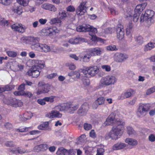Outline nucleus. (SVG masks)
I'll use <instances>...</instances> for the list:
<instances>
[{
  "instance_id": "1",
  "label": "nucleus",
  "mask_w": 155,
  "mask_h": 155,
  "mask_svg": "<svg viewBox=\"0 0 155 155\" xmlns=\"http://www.w3.org/2000/svg\"><path fill=\"white\" fill-rule=\"evenodd\" d=\"M104 124L105 125H114L109 133L107 134L106 137L108 136L112 139L116 140L122 135L124 129V122L119 119H115L114 113H112L108 117Z\"/></svg>"
},
{
  "instance_id": "2",
  "label": "nucleus",
  "mask_w": 155,
  "mask_h": 155,
  "mask_svg": "<svg viewBox=\"0 0 155 155\" xmlns=\"http://www.w3.org/2000/svg\"><path fill=\"white\" fill-rule=\"evenodd\" d=\"M77 30L79 32L89 31V34L91 37V40L94 42H103V40L97 37L94 35L97 32L96 28L88 25H80L77 28Z\"/></svg>"
},
{
  "instance_id": "3",
  "label": "nucleus",
  "mask_w": 155,
  "mask_h": 155,
  "mask_svg": "<svg viewBox=\"0 0 155 155\" xmlns=\"http://www.w3.org/2000/svg\"><path fill=\"white\" fill-rule=\"evenodd\" d=\"M154 11L150 10H147L145 13L141 15L140 22L141 23L144 22V25L149 27L155 21V18H154Z\"/></svg>"
},
{
  "instance_id": "4",
  "label": "nucleus",
  "mask_w": 155,
  "mask_h": 155,
  "mask_svg": "<svg viewBox=\"0 0 155 155\" xmlns=\"http://www.w3.org/2000/svg\"><path fill=\"white\" fill-rule=\"evenodd\" d=\"M117 81L116 78L113 75H108L103 77L100 81L98 88H101L106 86L114 85Z\"/></svg>"
},
{
  "instance_id": "5",
  "label": "nucleus",
  "mask_w": 155,
  "mask_h": 155,
  "mask_svg": "<svg viewBox=\"0 0 155 155\" xmlns=\"http://www.w3.org/2000/svg\"><path fill=\"white\" fill-rule=\"evenodd\" d=\"M82 72L85 77H91L95 76L99 72V69L97 66L86 67L82 70Z\"/></svg>"
},
{
  "instance_id": "6",
  "label": "nucleus",
  "mask_w": 155,
  "mask_h": 155,
  "mask_svg": "<svg viewBox=\"0 0 155 155\" xmlns=\"http://www.w3.org/2000/svg\"><path fill=\"white\" fill-rule=\"evenodd\" d=\"M150 106L147 104H140L137 108V114L139 117L145 116L148 111Z\"/></svg>"
},
{
  "instance_id": "7",
  "label": "nucleus",
  "mask_w": 155,
  "mask_h": 155,
  "mask_svg": "<svg viewBox=\"0 0 155 155\" xmlns=\"http://www.w3.org/2000/svg\"><path fill=\"white\" fill-rule=\"evenodd\" d=\"M134 11L130 8H128L124 13V15L126 18L128 19H131L133 18V21L134 22H137L139 18L140 14L135 13L133 14Z\"/></svg>"
},
{
  "instance_id": "8",
  "label": "nucleus",
  "mask_w": 155,
  "mask_h": 155,
  "mask_svg": "<svg viewBox=\"0 0 155 155\" xmlns=\"http://www.w3.org/2000/svg\"><path fill=\"white\" fill-rule=\"evenodd\" d=\"M41 31L45 35L51 36L58 33L59 30L55 27L50 26L43 29Z\"/></svg>"
},
{
  "instance_id": "9",
  "label": "nucleus",
  "mask_w": 155,
  "mask_h": 155,
  "mask_svg": "<svg viewBox=\"0 0 155 155\" xmlns=\"http://www.w3.org/2000/svg\"><path fill=\"white\" fill-rule=\"evenodd\" d=\"M41 72V69L38 67L32 66V68L27 73L28 75L31 76L34 78H36L39 76Z\"/></svg>"
},
{
  "instance_id": "10",
  "label": "nucleus",
  "mask_w": 155,
  "mask_h": 155,
  "mask_svg": "<svg viewBox=\"0 0 155 155\" xmlns=\"http://www.w3.org/2000/svg\"><path fill=\"white\" fill-rule=\"evenodd\" d=\"M21 41L23 43L30 44L32 45L38 41V38L33 37H23L21 38Z\"/></svg>"
},
{
  "instance_id": "11",
  "label": "nucleus",
  "mask_w": 155,
  "mask_h": 155,
  "mask_svg": "<svg viewBox=\"0 0 155 155\" xmlns=\"http://www.w3.org/2000/svg\"><path fill=\"white\" fill-rule=\"evenodd\" d=\"M86 2H81L76 9V13L78 16H81L87 12V7L85 6Z\"/></svg>"
},
{
  "instance_id": "12",
  "label": "nucleus",
  "mask_w": 155,
  "mask_h": 155,
  "mask_svg": "<svg viewBox=\"0 0 155 155\" xmlns=\"http://www.w3.org/2000/svg\"><path fill=\"white\" fill-rule=\"evenodd\" d=\"M11 28L14 31L21 33L24 32L26 29V27L25 25L18 23L12 25L11 26Z\"/></svg>"
},
{
  "instance_id": "13",
  "label": "nucleus",
  "mask_w": 155,
  "mask_h": 155,
  "mask_svg": "<svg viewBox=\"0 0 155 155\" xmlns=\"http://www.w3.org/2000/svg\"><path fill=\"white\" fill-rule=\"evenodd\" d=\"M127 58L128 56L126 54L117 53L114 54V61L117 62H122Z\"/></svg>"
},
{
  "instance_id": "14",
  "label": "nucleus",
  "mask_w": 155,
  "mask_h": 155,
  "mask_svg": "<svg viewBox=\"0 0 155 155\" xmlns=\"http://www.w3.org/2000/svg\"><path fill=\"white\" fill-rule=\"evenodd\" d=\"M103 50L102 48L97 47L90 48L89 49V52L92 56H100L102 54Z\"/></svg>"
},
{
  "instance_id": "15",
  "label": "nucleus",
  "mask_w": 155,
  "mask_h": 155,
  "mask_svg": "<svg viewBox=\"0 0 155 155\" xmlns=\"http://www.w3.org/2000/svg\"><path fill=\"white\" fill-rule=\"evenodd\" d=\"M116 33L117 38L120 40L123 39L124 35L123 26L121 24L117 25L116 28Z\"/></svg>"
},
{
  "instance_id": "16",
  "label": "nucleus",
  "mask_w": 155,
  "mask_h": 155,
  "mask_svg": "<svg viewBox=\"0 0 155 155\" xmlns=\"http://www.w3.org/2000/svg\"><path fill=\"white\" fill-rule=\"evenodd\" d=\"M87 40L81 37L72 38L68 41L69 43L71 44H79L82 42H86Z\"/></svg>"
},
{
  "instance_id": "17",
  "label": "nucleus",
  "mask_w": 155,
  "mask_h": 155,
  "mask_svg": "<svg viewBox=\"0 0 155 155\" xmlns=\"http://www.w3.org/2000/svg\"><path fill=\"white\" fill-rule=\"evenodd\" d=\"M46 116L50 118H60L61 117L62 114L57 110H52L47 113Z\"/></svg>"
},
{
  "instance_id": "18",
  "label": "nucleus",
  "mask_w": 155,
  "mask_h": 155,
  "mask_svg": "<svg viewBox=\"0 0 155 155\" xmlns=\"http://www.w3.org/2000/svg\"><path fill=\"white\" fill-rule=\"evenodd\" d=\"M67 111L70 113H73V111L76 110L78 107V104L71 103H67Z\"/></svg>"
},
{
  "instance_id": "19",
  "label": "nucleus",
  "mask_w": 155,
  "mask_h": 155,
  "mask_svg": "<svg viewBox=\"0 0 155 155\" xmlns=\"http://www.w3.org/2000/svg\"><path fill=\"white\" fill-rule=\"evenodd\" d=\"M10 105L15 107H20L23 105V103L20 100L14 99L11 101Z\"/></svg>"
},
{
  "instance_id": "20",
  "label": "nucleus",
  "mask_w": 155,
  "mask_h": 155,
  "mask_svg": "<svg viewBox=\"0 0 155 155\" xmlns=\"http://www.w3.org/2000/svg\"><path fill=\"white\" fill-rule=\"evenodd\" d=\"M146 5L147 4L145 3H143L137 5L134 9V13L140 14V12L145 9Z\"/></svg>"
},
{
  "instance_id": "21",
  "label": "nucleus",
  "mask_w": 155,
  "mask_h": 155,
  "mask_svg": "<svg viewBox=\"0 0 155 155\" xmlns=\"http://www.w3.org/2000/svg\"><path fill=\"white\" fill-rule=\"evenodd\" d=\"M126 147V144L122 142H118L115 144L112 147L113 150H117L123 149Z\"/></svg>"
},
{
  "instance_id": "22",
  "label": "nucleus",
  "mask_w": 155,
  "mask_h": 155,
  "mask_svg": "<svg viewBox=\"0 0 155 155\" xmlns=\"http://www.w3.org/2000/svg\"><path fill=\"white\" fill-rule=\"evenodd\" d=\"M133 92V90L129 89L123 93L120 97L121 99L128 98L131 96L132 93Z\"/></svg>"
},
{
  "instance_id": "23",
  "label": "nucleus",
  "mask_w": 155,
  "mask_h": 155,
  "mask_svg": "<svg viewBox=\"0 0 155 155\" xmlns=\"http://www.w3.org/2000/svg\"><path fill=\"white\" fill-rule=\"evenodd\" d=\"M32 63L34 64L33 66L38 67L39 69L44 67L45 65L43 61L33 60Z\"/></svg>"
},
{
  "instance_id": "24",
  "label": "nucleus",
  "mask_w": 155,
  "mask_h": 155,
  "mask_svg": "<svg viewBox=\"0 0 155 155\" xmlns=\"http://www.w3.org/2000/svg\"><path fill=\"white\" fill-rule=\"evenodd\" d=\"M38 86H41L44 93L48 92L49 91L51 87L50 85L48 84H45L42 82H40L38 83Z\"/></svg>"
},
{
  "instance_id": "25",
  "label": "nucleus",
  "mask_w": 155,
  "mask_h": 155,
  "mask_svg": "<svg viewBox=\"0 0 155 155\" xmlns=\"http://www.w3.org/2000/svg\"><path fill=\"white\" fill-rule=\"evenodd\" d=\"M14 94L16 96L24 95L25 97H30L32 96V94L30 92L24 91H16L14 93Z\"/></svg>"
},
{
  "instance_id": "26",
  "label": "nucleus",
  "mask_w": 155,
  "mask_h": 155,
  "mask_svg": "<svg viewBox=\"0 0 155 155\" xmlns=\"http://www.w3.org/2000/svg\"><path fill=\"white\" fill-rule=\"evenodd\" d=\"M43 44L39 43H35L31 45L32 49L35 51L42 52Z\"/></svg>"
},
{
  "instance_id": "27",
  "label": "nucleus",
  "mask_w": 155,
  "mask_h": 155,
  "mask_svg": "<svg viewBox=\"0 0 155 155\" xmlns=\"http://www.w3.org/2000/svg\"><path fill=\"white\" fill-rule=\"evenodd\" d=\"M89 108V106L87 103H84L78 110L79 113H85Z\"/></svg>"
},
{
  "instance_id": "28",
  "label": "nucleus",
  "mask_w": 155,
  "mask_h": 155,
  "mask_svg": "<svg viewBox=\"0 0 155 155\" xmlns=\"http://www.w3.org/2000/svg\"><path fill=\"white\" fill-rule=\"evenodd\" d=\"M12 11L18 15H20L23 12L22 7L18 5H16L12 9Z\"/></svg>"
},
{
  "instance_id": "29",
  "label": "nucleus",
  "mask_w": 155,
  "mask_h": 155,
  "mask_svg": "<svg viewBox=\"0 0 155 155\" xmlns=\"http://www.w3.org/2000/svg\"><path fill=\"white\" fill-rule=\"evenodd\" d=\"M33 116V114L30 112H27L24 113L21 116V118L20 117L21 120L24 121L30 119Z\"/></svg>"
},
{
  "instance_id": "30",
  "label": "nucleus",
  "mask_w": 155,
  "mask_h": 155,
  "mask_svg": "<svg viewBox=\"0 0 155 155\" xmlns=\"http://www.w3.org/2000/svg\"><path fill=\"white\" fill-rule=\"evenodd\" d=\"M155 47V43L154 42L150 41L144 47L145 51L150 50Z\"/></svg>"
},
{
  "instance_id": "31",
  "label": "nucleus",
  "mask_w": 155,
  "mask_h": 155,
  "mask_svg": "<svg viewBox=\"0 0 155 155\" xmlns=\"http://www.w3.org/2000/svg\"><path fill=\"white\" fill-rule=\"evenodd\" d=\"M125 142L131 146H135L137 143V142L135 140L130 138H128L126 139Z\"/></svg>"
},
{
  "instance_id": "32",
  "label": "nucleus",
  "mask_w": 155,
  "mask_h": 155,
  "mask_svg": "<svg viewBox=\"0 0 155 155\" xmlns=\"http://www.w3.org/2000/svg\"><path fill=\"white\" fill-rule=\"evenodd\" d=\"M55 109L57 110L62 111L66 110L67 111V104H62L56 106L55 107Z\"/></svg>"
},
{
  "instance_id": "33",
  "label": "nucleus",
  "mask_w": 155,
  "mask_h": 155,
  "mask_svg": "<svg viewBox=\"0 0 155 155\" xmlns=\"http://www.w3.org/2000/svg\"><path fill=\"white\" fill-rule=\"evenodd\" d=\"M67 150L63 147L59 148L57 152V155H67Z\"/></svg>"
},
{
  "instance_id": "34",
  "label": "nucleus",
  "mask_w": 155,
  "mask_h": 155,
  "mask_svg": "<svg viewBox=\"0 0 155 155\" xmlns=\"http://www.w3.org/2000/svg\"><path fill=\"white\" fill-rule=\"evenodd\" d=\"M14 86L10 85H6L5 87H0V93L5 91L11 90L14 88Z\"/></svg>"
},
{
  "instance_id": "35",
  "label": "nucleus",
  "mask_w": 155,
  "mask_h": 155,
  "mask_svg": "<svg viewBox=\"0 0 155 155\" xmlns=\"http://www.w3.org/2000/svg\"><path fill=\"white\" fill-rule=\"evenodd\" d=\"M48 122H44L38 126V128L40 130H45L48 127Z\"/></svg>"
},
{
  "instance_id": "36",
  "label": "nucleus",
  "mask_w": 155,
  "mask_h": 155,
  "mask_svg": "<svg viewBox=\"0 0 155 155\" xmlns=\"http://www.w3.org/2000/svg\"><path fill=\"white\" fill-rule=\"evenodd\" d=\"M127 131L128 134L130 135H132L135 134V131L130 126H127Z\"/></svg>"
},
{
  "instance_id": "37",
  "label": "nucleus",
  "mask_w": 155,
  "mask_h": 155,
  "mask_svg": "<svg viewBox=\"0 0 155 155\" xmlns=\"http://www.w3.org/2000/svg\"><path fill=\"white\" fill-rule=\"evenodd\" d=\"M42 52L47 53L51 50L50 47L46 44H43Z\"/></svg>"
},
{
  "instance_id": "38",
  "label": "nucleus",
  "mask_w": 155,
  "mask_h": 155,
  "mask_svg": "<svg viewBox=\"0 0 155 155\" xmlns=\"http://www.w3.org/2000/svg\"><path fill=\"white\" fill-rule=\"evenodd\" d=\"M61 21L60 19L58 18H54L51 19L50 21V23L51 24H54L55 23H60L59 25L61 24Z\"/></svg>"
},
{
  "instance_id": "39",
  "label": "nucleus",
  "mask_w": 155,
  "mask_h": 155,
  "mask_svg": "<svg viewBox=\"0 0 155 155\" xmlns=\"http://www.w3.org/2000/svg\"><path fill=\"white\" fill-rule=\"evenodd\" d=\"M105 101L104 97H100L96 100V103H97L99 105H101L104 104Z\"/></svg>"
},
{
  "instance_id": "40",
  "label": "nucleus",
  "mask_w": 155,
  "mask_h": 155,
  "mask_svg": "<svg viewBox=\"0 0 155 155\" xmlns=\"http://www.w3.org/2000/svg\"><path fill=\"white\" fill-rule=\"evenodd\" d=\"M18 3L24 6H25L28 4L29 0H16Z\"/></svg>"
},
{
  "instance_id": "41",
  "label": "nucleus",
  "mask_w": 155,
  "mask_h": 155,
  "mask_svg": "<svg viewBox=\"0 0 155 155\" xmlns=\"http://www.w3.org/2000/svg\"><path fill=\"white\" fill-rule=\"evenodd\" d=\"M133 27V25L132 23H130L128 25L126 28V33L127 34H130L131 31Z\"/></svg>"
},
{
  "instance_id": "42",
  "label": "nucleus",
  "mask_w": 155,
  "mask_h": 155,
  "mask_svg": "<svg viewBox=\"0 0 155 155\" xmlns=\"http://www.w3.org/2000/svg\"><path fill=\"white\" fill-rule=\"evenodd\" d=\"M111 14L112 15H114L117 14L118 12L114 7L110 6L108 7Z\"/></svg>"
},
{
  "instance_id": "43",
  "label": "nucleus",
  "mask_w": 155,
  "mask_h": 155,
  "mask_svg": "<svg viewBox=\"0 0 155 155\" xmlns=\"http://www.w3.org/2000/svg\"><path fill=\"white\" fill-rule=\"evenodd\" d=\"M7 53L8 56L12 58L15 57L17 55V52L13 51H7Z\"/></svg>"
},
{
  "instance_id": "44",
  "label": "nucleus",
  "mask_w": 155,
  "mask_h": 155,
  "mask_svg": "<svg viewBox=\"0 0 155 155\" xmlns=\"http://www.w3.org/2000/svg\"><path fill=\"white\" fill-rule=\"evenodd\" d=\"M59 15L60 17L58 18H60L61 20L65 18L67 16L66 13L65 11H62L61 12L60 11L59 13Z\"/></svg>"
},
{
  "instance_id": "45",
  "label": "nucleus",
  "mask_w": 155,
  "mask_h": 155,
  "mask_svg": "<svg viewBox=\"0 0 155 155\" xmlns=\"http://www.w3.org/2000/svg\"><path fill=\"white\" fill-rule=\"evenodd\" d=\"M106 48L108 51H114L117 50L116 46L113 45L107 46Z\"/></svg>"
},
{
  "instance_id": "46",
  "label": "nucleus",
  "mask_w": 155,
  "mask_h": 155,
  "mask_svg": "<svg viewBox=\"0 0 155 155\" xmlns=\"http://www.w3.org/2000/svg\"><path fill=\"white\" fill-rule=\"evenodd\" d=\"M66 66L69 68V69L71 70H74L76 68L75 65L73 63L68 62L65 64Z\"/></svg>"
},
{
  "instance_id": "47",
  "label": "nucleus",
  "mask_w": 155,
  "mask_h": 155,
  "mask_svg": "<svg viewBox=\"0 0 155 155\" xmlns=\"http://www.w3.org/2000/svg\"><path fill=\"white\" fill-rule=\"evenodd\" d=\"M154 92H155V86H153L146 91V94L147 95H149Z\"/></svg>"
},
{
  "instance_id": "48",
  "label": "nucleus",
  "mask_w": 155,
  "mask_h": 155,
  "mask_svg": "<svg viewBox=\"0 0 155 155\" xmlns=\"http://www.w3.org/2000/svg\"><path fill=\"white\" fill-rule=\"evenodd\" d=\"M135 39L139 45L141 44L143 42V37L140 36L136 37L135 38Z\"/></svg>"
},
{
  "instance_id": "49",
  "label": "nucleus",
  "mask_w": 155,
  "mask_h": 155,
  "mask_svg": "<svg viewBox=\"0 0 155 155\" xmlns=\"http://www.w3.org/2000/svg\"><path fill=\"white\" fill-rule=\"evenodd\" d=\"M38 88L36 89V93L38 95H40L44 93L43 90H42L41 86H39L38 84Z\"/></svg>"
},
{
  "instance_id": "50",
  "label": "nucleus",
  "mask_w": 155,
  "mask_h": 155,
  "mask_svg": "<svg viewBox=\"0 0 155 155\" xmlns=\"http://www.w3.org/2000/svg\"><path fill=\"white\" fill-rule=\"evenodd\" d=\"M91 56L90 54H86L83 58V61L85 62L89 61Z\"/></svg>"
},
{
  "instance_id": "51",
  "label": "nucleus",
  "mask_w": 155,
  "mask_h": 155,
  "mask_svg": "<svg viewBox=\"0 0 155 155\" xmlns=\"http://www.w3.org/2000/svg\"><path fill=\"white\" fill-rule=\"evenodd\" d=\"M84 149L86 153L88 154L92 151L93 149L91 147H89L87 146H86L84 148Z\"/></svg>"
},
{
  "instance_id": "52",
  "label": "nucleus",
  "mask_w": 155,
  "mask_h": 155,
  "mask_svg": "<svg viewBox=\"0 0 155 155\" xmlns=\"http://www.w3.org/2000/svg\"><path fill=\"white\" fill-rule=\"evenodd\" d=\"M84 127L85 130H88L91 129L92 126L91 124L85 123L84 124Z\"/></svg>"
},
{
  "instance_id": "53",
  "label": "nucleus",
  "mask_w": 155,
  "mask_h": 155,
  "mask_svg": "<svg viewBox=\"0 0 155 155\" xmlns=\"http://www.w3.org/2000/svg\"><path fill=\"white\" fill-rule=\"evenodd\" d=\"M11 2L10 0H0V3L4 5H9Z\"/></svg>"
},
{
  "instance_id": "54",
  "label": "nucleus",
  "mask_w": 155,
  "mask_h": 155,
  "mask_svg": "<svg viewBox=\"0 0 155 155\" xmlns=\"http://www.w3.org/2000/svg\"><path fill=\"white\" fill-rule=\"evenodd\" d=\"M82 80L83 84L84 85L87 86L89 84L90 80L88 78H84Z\"/></svg>"
},
{
  "instance_id": "55",
  "label": "nucleus",
  "mask_w": 155,
  "mask_h": 155,
  "mask_svg": "<svg viewBox=\"0 0 155 155\" xmlns=\"http://www.w3.org/2000/svg\"><path fill=\"white\" fill-rule=\"evenodd\" d=\"M57 10V8L54 5L51 4H50L48 10L51 12H55Z\"/></svg>"
},
{
  "instance_id": "56",
  "label": "nucleus",
  "mask_w": 155,
  "mask_h": 155,
  "mask_svg": "<svg viewBox=\"0 0 155 155\" xmlns=\"http://www.w3.org/2000/svg\"><path fill=\"white\" fill-rule=\"evenodd\" d=\"M50 4L49 3L43 4L41 5V7L43 9L48 10Z\"/></svg>"
},
{
  "instance_id": "57",
  "label": "nucleus",
  "mask_w": 155,
  "mask_h": 155,
  "mask_svg": "<svg viewBox=\"0 0 155 155\" xmlns=\"http://www.w3.org/2000/svg\"><path fill=\"white\" fill-rule=\"evenodd\" d=\"M101 68L107 71H109L111 69L110 66L108 65H103L101 66Z\"/></svg>"
},
{
  "instance_id": "58",
  "label": "nucleus",
  "mask_w": 155,
  "mask_h": 155,
  "mask_svg": "<svg viewBox=\"0 0 155 155\" xmlns=\"http://www.w3.org/2000/svg\"><path fill=\"white\" fill-rule=\"evenodd\" d=\"M54 97L53 96H51L49 97H46L44 98V99L46 101H49L50 102H53L54 101Z\"/></svg>"
},
{
  "instance_id": "59",
  "label": "nucleus",
  "mask_w": 155,
  "mask_h": 155,
  "mask_svg": "<svg viewBox=\"0 0 155 155\" xmlns=\"http://www.w3.org/2000/svg\"><path fill=\"white\" fill-rule=\"evenodd\" d=\"M67 155H75V151L73 149L67 150Z\"/></svg>"
},
{
  "instance_id": "60",
  "label": "nucleus",
  "mask_w": 155,
  "mask_h": 155,
  "mask_svg": "<svg viewBox=\"0 0 155 155\" xmlns=\"http://www.w3.org/2000/svg\"><path fill=\"white\" fill-rule=\"evenodd\" d=\"M57 75V74L56 73H53L51 74L47 75V77L48 79H51L54 78Z\"/></svg>"
},
{
  "instance_id": "61",
  "label": "nucleus",
  "mask_w": 155,
  "mask_h": 155,
  "mask_svg": "<svg viewBox=\"0 0 155 155\" xmlns=\"http://www.w3.org/2000/svg\"><path fill=\"white\" fill-rule=\"evenodd\" d=\"M41 151H44L46 150L48 148V146L46 144H41Z\"/></svg>"
},
{
  "instance_id": "62",
  "label": "nucleus",
  "mask_w": 155,
  "mask_h": 155,
  "mask_svg": "<svg viewBox=\"0 0 155 155\" xmlns=\"http://www.w3.org/2000/svg\"><path fill=\"white\" fill-rule=\"evenodd\" d=\"M12 152L14 153H24L25 152V151L22 150L20 148H18L17 150H12Z\"/></svg>"
},
{
  "instance_id": "63",
  "label": "nucleus",
  "mask_w": 155,
  "mask_h": 155,
  "mask_svg": "<svg viewBox=\"0 0 155 155\" xmlns=\"http://www.w3.org/2000/svg\"><path fill=\"white\" fill-rule=\"evenodd\" d=\"M104 150L102 148L97 149V154L96 155H103Z\"/></svg>"
},
{
  "instance_id": "64",
  "label": "nucleus",
  "mask_w": 155,
  "mask_h": 155,
  "mask_svg": "<svg viewBox=\"0 0 155 155\" xmlns=\"http://www.w3.org/2000/svg\"><path fill=\"white\" fill-rule=\"evenodd\" d=\"M67 10L68 12H74L75 9L74 6L71 5L68 6L67 8Z\"/></svg>"
}]
</instances>
